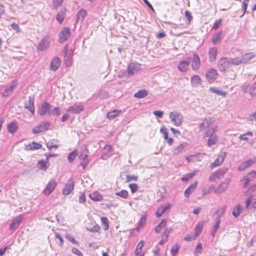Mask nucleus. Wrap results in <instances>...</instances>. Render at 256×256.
Segmentation results:
<instances>
[{
  "label": "nucleus",
  "mask_w": 256,
  "mask_h": 256,
  "mask_svg": "<svg viewBox=\"0 0 256 256\" xmlns=\"http://www.w3.org/2000/svg\"><path fill=\"white\" fill-rule=\"evenodd\" d=\"M218 130V126H214L212 127L211 129L208 130L204 134V138H208V140L207 144L208 146H212L215 144L218 140V138L216 134Z\"/></svg>",
  "instance_id": "nucleus-1"
},
{
  "label": "nucleus",
  "mask_w": 256,
  "mask_h": 256,
  "mask_svg": "<svg viewBox=\"0 0 256 256\" xmlns=\"http://www.w3.org/2000/svg\"><path fill=\"white\" fill-rule=\"evenodd\" d=\"M170 118L176 126H180L183 122L182 116L178 112H172L170 113Z\"/></svg>",
  "instance_id": "nucleus-2"
},
{
  "label": "nucleus",
  "mask_w": 256,
  "mask_h": 256,
  "mask_svg": "<svg viewBox=\"0 0 256 256\" xmlns=\"http://www.w3.org/2000/svg\"><path fill=\"white\" fill-rule=\"evenodd\" d=\"M142 64L136 62H132L128 64L127 68V74L129 76H134L140 70Z\"/></svg>",
  "instance_id": "nucleus-3"
},
{
  "label": "nucleus",
  "mask_w": 256,
  "mask_h": 256,
  "mask_svg": "<svg viewBox=\"0 0 256 256\" xmlns=\"http://www.w3.org/2000/svg\"><path fill=\"white\" fill-rule=\"evenodd\" d=\"M88 150L87 148H84L78 156V158L81 160L80 164L83 169H85L88 164Z\"/></svg>",
  "instance_id": "nucleus-4"
},
{
  "label": "nucleus",
  "mask_w": 256,
  "mask_h": 256,
  "mask_svg": "<svg viewBox=\"0 0 256 256\" xmlns=\"http://www.w3.org/2000/svg\"><path fill=\"white\" fill-rule=\"evenodd\" d=\"M52 105L46 102H44L38 110V113L40 116H42L46 114H50V111L52 109Z\"/></svg>",
  "instance_id": "nucleus-5"
},
{
  "label": "nucleus",
  "mask_w": 256,
  "mask_h": 256,
  "mask_svg": "<svg viewBox=\"0 0 256 256\" xmlns=\"http://www.w3.org/2000/svg\"><path fill=\"white\" fill-rule=\"evenodd\" d=\"M50 38L48 36H46L42 38L39 42L37 50L40 51H44L48 48L50 45Z\"/></svg>",
  "instance_id": "nucleus-6"
},
{
  "label": "nucleus",
  "mask_w": 256,
  "mask_h": 256,
  "mask_svg": "<svg viewBox=\"0 0 256 256\" xmlns=\"http://www.w3.org/2000/svg\"><path fill=\"white\" fill-rule=\"evenodd\" d=\"M50 126V123L48 122H42L39 125H38L36 126H35L33 128L32 132L34 134L42 132L48 130Z\"/></svg>",
  "instance_id": "nucleus-7"
},
{
  "label": "nucleus",
  "mask_w": 256,
  "mask_h": 256,
  "mask_svg": "<svg viewBox=\"0 0 256 256\" xmlns=\"http://www.w3.org/2000/svg\"><path fill=\"white\" fill-rule=\"evenodd\" d=\"M24 216L22 214H20L14 218L10 226V230L12 231L17 229L20 223L23 220Z\"/></svg>",
  "instance_id": "nucleus-8"
},
{
  "label": "nucleus",
  "mask_w": 256,
  "mask_h": 256,
  "mask_svg": "<svg viewBox=\"0 0 256 256\" xmlns=\"http://www.w3.org/2000/svg\"><path fill=\"white\" fill-rule=\"evenodd\" d=\"M256 162V158L254 157L252 158L248 159L246 161L242 162L238 168V170L242 172L247 168L250 167Z\"/></svg>",
  "instance_id": "nucleus-9"
},
{
  "label": "nucleus",
  "mask_w": 256,
  "mask_h": 256,
  "mask_svg": "<svg viewBox=\"0 0 256 256\" xmlns=\"http://www.w3.org/2000/svg\"><path fill=\"white\" fill-rule=\"evenodd\" d=\"M230 181V178H226L221 182L218 187H215V193L220 194L224 192L228 188Z\"/></svg>",
  "instance_id": "nucleus-10"
},
{
  "label": "nucleus",
  "mask_w": 256,
  "mask_h": 256,
  "mask_svg": "<svg viewBox=\"0 0 256 256\" xmlns=\"http://www.w3.org/2000/svg\"><path fill=\"white\" fill-rule=\"evenodd\" d=\"M212 124V119L206 118L200 124V131L206 130V132L208 130L211 129L212 127L214 126H213Z\"/></svg>",
  "instance_id": "nucleus-11"
},
{
  "label": "nucleus",
  "mask_w": 256,
  "mask_h": 256,
  "mask_svg": "<svg viewBox=\"0 0 256 256\" xmlns=\"http://www.w3.org/2000/svg\"><path fill=\"white\" fill-rule=\"evenodd\" d=\"M230 64V61L226 58H222L220 59L218 63V68L220 70L223 72L229 68Z\"/></svg>",
  "instance_id": "nucleus-12"
},
{
  "label": "nucleus",
  "mask_w": 256,
  "mask_h": 256,
  "mask_svg": "<svg viewBox=\"0 0 256 256\" xmlns=\"http://www.w3.org/2000/svg\"><path fill=\"white\" fill-rule=\"evenodd\" d=\"M190 60V58H187L186 60L180 62L178 65V70L181 72H186L188 69Z\"/></svg>",
  "instance_id": "nucleus-13"
},
{
  "label": "nucleus",
  "mask_w": 256,
  "mask_h": 256,
  "mask_svg": "<svg viewBox=\"0 0 256 256\" xmlns=\"http://www.w3.org/2000/svg\"><path fill=\"white\" fill-rule=\"evenodd\" d=\"M226 156V152H222L216 159L214 162L211 164V168H214L220 165L225 160Z\"/></svg>",
  "instance_id": "nucleus-14"
},
{
  "label": "nucleus",
  "mask_w": 256,
  "mask_h": 256,
  "mask_svg": "<svg viewBox=\"0 0 256 256\" xmlns=\"http://www.w3.org/2000/svg\"><path fill=\"white\" fill-rule=\"evenodd\" d=\"M24 108L28 110L34 115L35 112V108L34 104V96H28V102H26L24 104Z\"/></svg>",
  "instance_id": "nucleus-15"
},
{
  "label": "nucleus",
  "mask_w": 256,
  "mask_h": 256,
  "mask_svg": "<svg viewBox=\"0 0 256 256\" xmlns=\"http://www.w3.org/2000/svg\"><path fill=\"white\" fill-rule=\"evenodd\" d=\"M200 66V60L198 54L194 53L192 58L191 67L194 70L199 69Z\"/></svg>",
  "instance_id": "nucleus-16"
},
{
  "label": "nucleus",
  "mask_w": 256,
  "mask_h": 256,
  "mask_svg": "<svg viewBox=\"0 0 256 256\" xmlns=\"http://www.w3.org/2000/svg\"><path fill=\"white\" fill-rule=\"evenodd\" d=\"M74 188V182L72 179H69L66 184L62 190V194L64 196L70 194L73 190Z\"/></svg>",
  "instance_id": "nucleus-17"
},
{
  "label": "nucleus",
  "mask_w": 256,
  "mask_h": 256,
  "mask_svg": "<svg viewBox=\"0 0 256 256\" xmlns=\"http://www.w3.org/2000/svg\"><path fill=\"white\" fill-rule=\"evenodd\" d=\"M256 177V170H252L248 172L242 179L244 186L246 188L248 184Z\"/></svg>",
  "instance_id": "nucleus-18"
},
{
  "label": "nucleus",
  "mask_w": 256,
  "mask_h": 256,
  "mask_svg": "<svg viewBox=\"0 0 256 256\" xmlns=\"http://www.w3.org/2000/svg\"><path fill=\"white\" fill-rule=\"evenodd\" d=\"M56 182L55 180H50L44 190V194L46 195H49L52 192L56 186Z\"/></svg>",
  "instance_id": "nucleus-19"
},
{
  "label": "nucleus",
  "mask_w": 256,
  "mask_h": 256,
  "mask_svg": "<svg viewBox=\"0 0 256 256\" xmlns=\"http://www.w3.org/2000/svg\"><path fill=\"white\" fill-rule=\"evenodd\" d=\"M70 34V32L68 28H64L61 31L59 36V42L62 43L69 38Z\"/></svg>",
  "instance_id": "nucleus-20"
},
{
  "label": "nucleus",
  "mask_w": 256,
  "mask_h": 256,
  "mask_svg": "<svg viewBox=\"0 0 256 256\" xmlns=\"http://www.w3.org/2000/svg\"><path fill=\"white\" fill-rule=\"evenodd\" d=\"M218 75L216 70L210 68L206 72V77L209 82H212L217 78Z\"/></svg>",
  "instance_id": "nucleus-21"
},
{
  "label": "nucleus",
  "mask_w": 256,
  "mask_h": 256,
  "mask_svg": "<svg viewBox=\"0 0 256 256\" xmlns=\"http://www.w3.org/2000/svg\"><path fill=\"white\" fill-rule=\"evenodd\" d=\"M61 61L58 56L54 57L50 63V69L54 72L58 70L60 66Z\"/></svg>",
  "instance_id": "nucleus-22"
},
{
  "label": "nucleus",
  "mask_w": 256,
  "mask_h": 256,
  "mask_svg": "<svg viewBox=\"0 0 256 256\" xmlns=\"http://www.w3.org/2000/svg\"><path fill=\"white\" fill-rule=\"evenodd\" d=\"M84 110V107L82 105L76 104L70 106L67 108V112L76 114H79Z\"/></svg>",
  "instance_id": "nucleus-23"
},
{
  "label": "nucleus",
  "mask_w": 256,
  "mask_h": 256,
  "mask_svg": "<svg viewBox=\"0 0 256 256\" xmlns=\"http://www.w3.org/2000/svg\"><path fill=\"white\" fill-rule=\"evenodd\" d=\"M170 204L168 202L166 203L164 205L160 206L156 212V216L158 218L161 216L164 213L170 209Z\"/></svg>",
  "instance_id": "nucleus-24"
},
{
  "label": "nucleus",
  "mask_w": 256,
  "mask_h": 256,
  "mask_svg": "<svg viewBox=\"0 0 256 256\" xmlns=\"http://www.w3.org/2000/svg\"><path fill=\"white\" fill-rule=\"evenodd\" d=\"M104 152L102 153L101 158L102 160H106L112 155V146L110 145L106 146L104 148Z\"/></svg>",
  "instance_id": "nucleus-25"
},
{
  "label": "nucleus",
  "mask_w": 256,
  "mask_h": 256,
  "mask_svg": "<svg viewBox=\"0 0 256 256\" xmlns=\"http://www.w3.org/2000/svg\"><path fill=\"white\" fill-rule=\"evenodd\" d=\"M42 146V145L40 143H38L34 142H32V143L26 145L25 146L26 150H36L40 149Z\"/></svg>",
  "instance_id": "nucleus-26"
},
{
  "label": "nucleus",
  "mask_w": 256,
  "mask_h": 256,
  "mask_svg": "<svg viewBox=\"0 0 256 256\" xmlns=\"http://www.w3.org/2000/svg\"><path fill=\"white\" fill-rule=\"evenodd\" d=\"M218 54V49L216 47L210 48L209 50L208 58L210 62L214 61Z\"/></svg>",
  "instance_id": "nucleus-27"
},
{
  "label": "nucleus",
  "mask_w": 256,
  "mask_h": 256,
  "mask_svg": "<svg viewBox=\"0 0 256 256\" xmlns=\"http://www.w3.org/2000/svg\"><path fill=\"white\" fill-rule=\"evenodd\" d=\"M18 126L16 122H10L7 126V130L8 132L14 134L18 130Z\"/></svg>",
  "instance_id": "nucleus-28"
},
{
  "label": "nucleus",
  "mask_w": 256,
  "mask_h": 256,
  "mask_svg": "<svg viewBox=\"0 0 256 256\" xmlns=\"http://www.w3.org/2000/svg\"><path fill=\"white\" fill-rule=\"evenodd\" d=\"M191 84L193 87L196 88L201 85L200 78L198 75H194L191 77Z\"/></svg>",
  "instance_id": "nucleus-29"
},
{
  "label": "nucleus",
  "mask_w": 256,
  "mask_h": 256,
  "mask_svg": "<svg viewBox=\"0 0 256 256\" xmlns=\"http://www.w3.org/2000/svg\"><path fill=\"white\" fill-rule=\"evenodd\" d=\"M198 182L196 181L192 184L184 191V196L188 198L190 195L194 190L197 186Z\"/></svg>",
  "instance_id": "nucleus-30"
},
{
  "label": "nucleus",
  "mask_w": 256,
  "mask_h": 256,
  "mask_svg": "<svg viewBox=\"0 0 256 256\" xmlns=\"http://www.w3.org/2000/svg\"><path fill=\"white\" fill-rule=\"evenodd\" d=\"M66 8H62L58 13L56 16V19L59 23L62 24L63 22L66 17Z\"/></svg>",
  "instance_id": "nucleus-31"
},
{
  "label": "nucleus",
  "mask_w": 256,
  "mask_h": 256,
  "mask_svg": "<svg viewBox=\"0 0 256 256\" xmlns=\"http://www.w3.org/2000/svg\"><path fill=\"white\" fill-rule=\"evenodd\" d=\"M87 15V12L84 9L80 10L76 14V22H82L86 16Z\"/></svg>",
  "instance_id": "nucleus-32"
},
{
  "label": "nucleus",
  "mask_w": 256,
  "mask_h": 256,
  "mask_svg": "<svg viewBox=\"0 0 256 256\" xmlns=\"http://www.w3.org/2000/svg\"><path fill=\"white\" fill-rule=\"evenodd\" d=\"M90 198L94 201H100L102 199V196L98 191L89 194Z\"/></svg>",
  "instance_id": "nucleus-33"
},
{
  "label": "nucleus",
  "mask_w": 256,
  "mask_h": 256,
  "mask_svg": "<svg viewBox=\"0 0 256 256\" xmlns=\"http://www.w3.org/2000/svg\"><path fill=\"white\" fill-rule=\"evenodd\" d=\"M148 95L147 90L144 89L139 90L138 92L134 94V96L138 98H142L146 97Z\"/></svg>",
  "instance_id": "nucleus-34"
},
{
  "label": "nucleus",
  "mask_w": 256,
  "mask_h": 256,
  "mask_svg": "<svg viewBox=\"0 0 256 256\" xmlns=\"http://www.w3.org/2000/svg\"><path fill=\"white\" fill-rule=\"evenodd\" d=\"M228 168L224 167L216 171L215 172L217 175V178L220 179L223 178L224 175L228 172Z\"/></svg>",
  "instance_id": "nucleus-35"
},
{
  "label": "nucleus",
  "mask_w": 256,
  "mask_h": 256,
  "mask_svg": "<svg viewBox=\"0 0 256 256\" xmlns=\"http://www.w3.org/2000/svg\"><path fill=\"white\" fill-rule=\"evenodd\" d=\"M254 55L253 54V53L249 52V53H246L243 55L241 56L242 60L243 62V64H246L248 62V61L251 60L252 58L254 57Z\"/></svg>",
  "instance_id": "nucleus-36"
},
{
  "label": "nucleus",
  "mask_w": 256,
  "mask_h": 256,
  "mask_svg": "<svg viewBox=\"0 0 256 256\" xmlns=\"http://www.w3.org/2000/svg\"><path fill=\"white\" fill-rule=\"evenodd\" d=\"M120 112V110H117L109 112L106 114V118L108 119H113L118 116Z\"/></svg>",
  "instance_id": "nucleus-37"
},
{
  "label": "nucleus",
  "mask_w": 256,
  "mask_h": 256,
  "mask_svg": "<svg viewBox=\"0 0 256 256\" xmlns=\"http://www.w3.org/2000/svg\"><path fill=\"white\" fill-rule=\"evenodd\" d=\"M230 63V64L234 66H238L241 64H243L241 56H236L233 58H231Z\"/></svg>",
  "instance_id": "nucleus-38"
},
{
  "label": "nucleus",
  "mask_w": 256,
  "mask_h": 256,
  "mask_svg": "<svg viewBox=\"0 0 256 256\" xmlns=\"http://www.w3.org/2000/svg\"><path fill=\"white\" fill-rule=\"evenodd\" d=\"M220 218H216V222L214 226L212 232V234L213 236H214L216 233L218 229L220 228Z\"/></svg>",
  "instance_id": "nucleus-39"
},
{
  "label": "nucleus",
  "mask_w": 256,
  "mask_h": 256,
  "mask_svg": "<svg viewBox=\"0 0 256 256\" xmlns=\"http://www.w3.org/2000/svg\"><path fill=\"white\" fill-rule=\"evenodd\" d=\"M222 32H218L212 36V41L214 44H216L222 38Z\"/></svg>",
  "instance_id": "nucleus-40"
},
{
  "label": "nucleus",
  "mask_w": 256,
  "mask_h": 256,
  "mask_svg": "<svg viewBox=\"0 0 256 256\" xmlns=\"http://www.w3.org/2000/svg\"><path fill=\"white\" fill-rule=\"evenodd\" d=\"M186 144H180L176 146L172 151L174 154H178L182 151V150L186 146Z\"/></svg>",
  "instance_id": "nucleus-41"
},
{
  "label": "nucleus",
  "mask_w": 256,
  "mask_h": 256,
  "mask_svg": "<svg viewBox=\"0 0 256 256\" xmlns=\"http://www.w3.org/2000/svg\"><path fill=\"white\" fill-rule=\"evenodd\" d=\"M242 210V207L240 205H238L233 210L232 214L235 218H237L240 214Z\"/></svg>",
  "instance_id": "nucleus-42"
},
{
  "label": "nucleus",
  "mask_w": 256,
  "mask_h": 256,
  "mask_svg": "<svg viewBox=\"0 0 256 256\" xmlns=\"http://www.w3.org/2000/svg\"><path fill=\"white\" fill-rule=\"evenodd\" d=\"M102 227L104 230H107L108 228V220L107 218L103 216L100 218Z\"/></svg>",
  "instance_id": "nucleus-43"
},
{
  "label": "nucleus",
  "mask_w": 256,
  "mask_h": 256,
  "mask_svg": "<svg viewBox=\"0 0 256 256\" xmlns=\"http://www.w3.org/2000/svg\"><path fill=\"white\" fill-rule=\"evenodd\" d=\"M61 109L60 107H56L53 109H51L50 114L52 116H58L61 114Z\"/></svg>",
  "instance_id": "nucleus-44"
},
{
  "label": "nucleus",
  "mask_w": 256,
  "mask_h": 256,
  "mask_svg": "<svg viewBox=\"0 0 256 256\" xmlns=\"http://www.w3.org/2000/svg\"><path fill=\"white\" fill-rule=\"evenodd\" d=\"M77 155L78 151L76 150H74L70 152L68 156V162H72Z\"/></svg>",
  "instance_id": "nucleus-45"
},
{
  "label": "nucleus",
  "mask_w": 256,
  "mask_h": 256,
  "mask_svg": "<svg viewBox=\"0 0 256 256\" xmlns=\"http://www.w3.org/2000/svg\"><path fill=\"white\" fill-rule=\"evenodd\" d=\"M210 92L218 94L220 96H225L226 95V93L216 88L211 87L210 88Z\"/></svg>",
  "instance_id": "nucleus-46"
},
{
  "label": "nucleus",
  "mask_w": 256,
  "mask_h": 256,
  "mask_svg": "<svg viewBox=\"0 0 256 256\" xmlns=\"http://www.w3.org/2000/svg\"><path fill=\"white\" fill-rule=\"evenodd\" d=\"M46 146L49 150H50L52 148H58V146L57 144V142L56 140H52V141H49L46 144Z\"/></svg>",
  "instance_id": "nucleus-47"
},
{
  "label": "nucleus",
  "mask_w": 256,
  "mask_h": 256,
  "mask_svg": "<svg viewBox=\"0 0 256 256\" xmlns=\"http://www.w3.org/2000/svg\"><path fill=\"white\" fill-rule=\"evenodd\" d=\"M16 84H14L11 86H10L8 89H6L2 92V96H8L9 94L12 92L14 88L16 87Z\"/></svg>",
  "instance_id": "nucleus-48"
},
{
  "label": "nucleus",
  "mask_w": 256,
  "mask_h": 256,
  "mask_svg": "<svg viewBox=\"0 0 256 256\" xmlns=\"http://www.w3.org/2000/svg\"><path fill=\"white\" fill-rule=\"evenodd\" d=\"M47 163H48V161L46 160H40L38 162V168L40 170H46L48 168V166H46Z\"/></svg>",
  "instance_id": "nucleus-49"
},
{
  "label": "nucleus",
  "mask_w": 256,
  "mask_h": 256,
  "mask_svg": "<svg viewBox=\"0 0 256 256\" xmlns=\"http://www.w3.org/2000/svg\"><path fill=\"white\" fill-rule=\"evenodd\" d=\"M146 219V216H142L140 217V220L138 222V226L136 228V230H138V231L140 230L142 227L143 224L145 223Z\"/></svg>",
  "instance_id": "nucleus-50"
},
{
  "label": "nucleus",
  "mask_w": 256,
  "mask_h": 256,
  "mask_svg": "<svg viewBox=\"0 0 256 256\" xmlns=\"http://www.w3.org/2000/svg\"><path fill=\"white\" fill-rule=\"evenodd\" d=\"M116 195L123 198H127L128 196V192L126 190H122L116 193Z\"/></svg>",
  "instance_id": "nucleus-51"
},
{
  "label": "nucleus",
  "mask_w": 256,
  "mask_h": 256,
  "mask_svg": "<svg viewBox=\"0 0 256 256\" xmlns=\"http://www.w3.org/2000/svg\"><path fill=\"white\" fill-rule=\"evenodd\" d=\"M226 210V206H224L222 207L221 208H220V209H218L216 212H215L214 213L218 214V216L216 218H220L221 217H222L224 214Z\"/></svg>",
  "instance_id": "nucleus-52"
},
{
  "label": "nucleus",
  "mask_w": 256,
  "mask_h": 256,
  "mask_svg": "<svg viewBox=\"0 0 256 256\" xmlns=\"http://www.w3.org/2000/svg\"><path fill=\"white\" fill-rule=\"evenodd\" d=\"M246 136H253V133L252 132H250V131H248V132L246 134H241L239 136V138L240 140H248V138Z\"/></svg>",
  "instance_id": "nucleus-53"
},
{
  "label": "nucleus",
  "mask_w": 256,
  "mask_h": 256,
  "mask_svg": "<svg viewBox=\"0 0 256 256\" xmlns=\"http://www.w3.org/2000/svg\"><path fill=\"white\" fill-rule=\"evenodd\" d=\"M212 192H215V186H211L210 187L208 188V190H202V195H206Z\"/></svg>",
  "instance_id": "nucleus-54"
},
{
  "label": "nucleus",
  "mask_w": 256,
  "mask_h": 256,
  "mask_svg": "<svg viewBox=\"0 0 256 256\" xmlns=\"http://www.w3.org/2000/svg\"><path fill=\"white\" fill-rule=\"evenodd\" d=\"M249 0H243L242 2V9L244 11V12L240 16V18L243 16L244 14L246 12Z\"/></svg>",
  "instance_id": "nucleus-55"
},
{
  "label": "nucleus",
  "mask_w": 256,
  "mask_h": 256,
  "mask_svg": "<svg viewBox=\"0 0 256 256\" xmlns=\"http://www.w3.org/2000/svg\"><path fill=\"white\" fill-rule=\"evenodd\" d=\"M180 249V246L179 245L176 244L174 245L171 250V254H172V256H175L176 255Z\"/></svg>",
  "instance_id": "nucleus-56"
},
{
  "label": "nucleus",
  "mask_w": 256,
  "mask_h": 256,
  "mask_svg": "<svg viewBox=\"0 0 256 256\" xmlns=\"http://www.w3.org/2000/svg\"><path fill=\"white\" fill-rule=\"evenodd\" d=\"M66 238L70 242H71L72 244H76L77 246H78V242L76 240L75 238H74L70 234H66Z\"/></svg>",
  "instance_id": "nucleus-57"
},
{
  "label": "nucleus",
  "mask_w": 256,
  "mask_h": 256,
  "mask_svg": "<svg viewBox=\"0 0 256 256\" xmlns=\"http://www.w3.org/2000/svg\"><path fill=\"white\" fill-rule=\"evenodd\" d=\"M160 132L164 135V138L166 140L168 137V129L164 126H162L160 130Z\"/></svg>",
  "instance_id": "nucleus-58"
},
{
  "label": "nucleus",
  "mask_w": 256,
  "mask_h": 256,
  "mask_svg": "<svg viewBox=\"0 0 256 256\" xmlns=\"http://www.w3.org/2000/svg\"><path fill=\"white\" fill-rule=\"evenodd\" d=\"M195 175V172L188 173L183 176L182 178V181H188L190 178H192Z\"/></svg>",
  "instance_id": "nucleus-59"
},
{
  "label": "nucleus",
  "mask_w": 256,
  "mask_h": 256,
  "mask_svg": "<svg viewBox=\"0 0 256 256\" xmlns=\"http://www.w3.org/2000/svg\"><path fill=\"white\" fill-rule=\"evenodd\" d=\"M126 182H130L132 180L137 181L138 180V176L136 175L128 174L126 176Z\"/></svg>",
  "instance_id": "nucleus-60"
},
{
  "label": "nucleus",
  "mask_w": 256,
  "mask_h": 256,
  "mask_svg": "<svg viewBox=\"0 0 256 256\" xmlns=\"http://www.w3.org/2000/svg\"><path fill=\"white\" fill-rule=\"evenodd\" d=\"M171 228H166L164 230L162 234L163 239H165V241H167L168 236L171 232Z\"/></svg>",
  "instance_id": "nucleus-61"
},
{
  "label": "nucleus",
  "mask_w": 256,
  "mask_h": 256,
  "mask_svg": "<svg viewBox=\"0 0 256 256\" xmlns=\"http://www.w3.org/2000/svg\"><path fill=\"white\" fill-rule=\"evenodd\" d=\"M144 245V242L143 241H140L138 244L137 245V246L136 248V249L135 250V252H136V254H138V252H142V249L143 248Z\"/></svg>",
  "instance_id": "nucleus-62"
},
{
  "label": "nucleus",
  "mask_w": 256,
  "mask_h": 256,
  "mask_svg": "<svg viewBox=\"0 0 256 256\" xmlns=\"http://www.w3.org/2000/svg\"><path fill=\"white\" fill-rule=\"evenodd\" d=\"M128 186L132 193L136 192L138 190V186L136 184H130Z\"/></svg>",
  "instance_id": "nucleus-63"
},
{
  "label": "nucleus",
  "mask_w": 256,
  "mask_h": 256,
  "mask_svg": "<svg viewBox=\"0 0 256 256\" xmlns=\"http://www.w3.org/2000/svg\"><path fill=\"white\" fill-rule=\"evenodd\" d=\"M250 94L252 96H254L256 94V82L252 86L250 90Z\"/></svg>",
  "instance_id": "nucleus-64"
}]
</instances>
